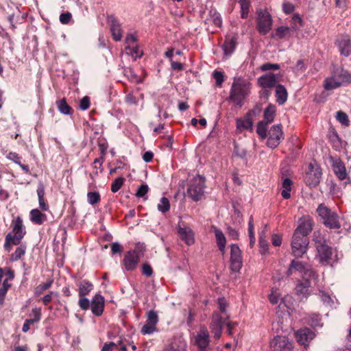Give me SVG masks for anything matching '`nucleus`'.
<instances>
[{
    "mask_svg": "<svg viewBox=\"0 0 351 351\" xmlns=\"http://www.w3.org/2000/svg\"><path fill=\"white\" fill-rule=\"evenodd\" d=\"M315 336L313 331L308 328H303L298 330L295 333V337L298 342L306 346L312 341Z\"/></svg>",
    "mask_w": 351,
    "mask_h": 351,
    "instance_id": "dca6fc26",
    "label": "nucleus"
},
{
    "mask_svg": "<svg viewBox=\"0 0 351 351\" xmlns=\"http://www.w3.org/2000/svg\"><path fill=\"white\" fill-rule=\"evenodd\" d=\"M317 212L326 227L330 229H338L341 227L339 217L335 211L324 204H319Z\"/></svg>",
    "mask_w": 351,
    "mask_h": 351,
    "instance_id": "20e7f679",
    "label": "nucleus"
},
{
    "mask_svg": "<svg viewBox=\"0 0 351 351\" xmlns=\"http://www.w3.org/2000/svg\"><path fill=\"white\" fill-rule=\"evenodd\" d=\"M56 106L58 110L63 114L71 115L73 112V110L66 103L64 98L56 101Z\"/></svg>",
    "mask_w": 351,
    "mask_h": 351,
    "instance_id": "2f4dec72",
    "label": "nucleus"
},
{
    "mask_svg": "<svg viewBox=\"0 0 351 351\" xmlns=\"http://www.w3.org/2000/svg\"><path fill=\"white\" fill-rule=\"evenodd\" d=\"M332 166L334 173L339 180H343L346 179L347 176L346 169L340 159L334 160Z\"/></svg>",
    "mask_w": 351,
    "mask_h": 351,
    "instance_id": "b1692460",
    "label": "nucleus"
},
{
    "mask_svg": "<svg viewBox=\"0 0 351 351\" xmlns=\"http://www.w3.org/2000/svg\"><path fill=\"white\" fill-rule=\"evenodd\" d=\"M317 251V258L322 265H328L331 263L332 249L326 244H320L316 245Z\"/></svg>",
    "mask_w": 351,
    "mask_h": 351,
    "instance_id": "4468645a",
    "label": "nucleus"
},
{
    "mask_svg": "<svg viewBox=\"0 0 351 351\" xmlns=\"http://www.w3.org/2000/svg\"><path fill=\"white\" fill-rule=\"evenodd\" d=\"M237 128L238 129H246V130L252 129V122L249 119H247L245 120L239 119L237 120Z\"/></svg>",
    "mask_w": 351,
    "mask_h": 351,
    "instance_id": "de8ad7c7",
    "label": "nucleus"
},
{
    "mask_svg": "<svg viewBox=\"0 0 351 351\" xmlns=\"http://www.w3.org/2000/svg\"><path fill=\"white\" fill-rule=\"evenodd\" d=\"M313 228V221L309 216H303L299 219V225L295 230L293 234L300 237H308Z\"/></svg>",
    "mask_w": 351,
    "mask_h": 351,
    "instance_id": "ddd939ff",
    "label": "nucleus"
},
{
    "mask_svg": "<svg viewBox=\"0 0 351 351\" xmlns=\"http://www.w3.org/2000/svg\"><path fill=\"white\" fill-rule=\"evenodd\" d=\"M157 208L158 210L162 213H165L166 212L169 211L170 209V203L169 199L165 197H162L160 199Z\"/></svg>",
    "mask_w": 351,
    "mask_h": 351,
    "instance_id": "79ce46f5",
    "label": "nucleus"
},
{
    "mask_svg": "<svg viewBox=\"0 0 351 351\" xmlns=\"http://www.w3.org/2000/svg\"><path fill=\"white\" fill-rule=\"evenodd\" d=\"M291 23L292 25L291 30L297 31L300 27L302 25V19L298 15H295L293 16Z\"/></svg>",
    "mask_w": 351,
    "mask_h": 351,
    "instance_id": "6e6d98bb",
    "label": "nucleus"
},
{
    "mask_svg": "<svg viewBox=\"0 0 351 351\" xmlns=\"http://www.w3.org/2000/svg\"><path fill=\"white\" fill-rule=\"evenodd\" d=\"M230 269L234 272H239L243 266L241 250L237 244L230 245Z\"/></svg>",
    "mask_w": 351,
    "mask_h": 351,
    "instance_id": "9b49d317",
    "label": "nucleus"
},
{
    "mask_svg": "<svg viewBox=\"0 0 351 351\" xmlns=\"http://www.w3.org/2000/svg\"><path fill=\"white\" fill-rule=\"evenodd\" d=\"M214 232L219 249L222 253H224L226 245V239L224 234L218 228H215Z\"/></svg>",
    "mask_w": 351,
    "mask_h": 351,
    "instance_id": "7c9ffc66",
    "label": "nucleus"
},
{
    "mask_svg": "<svg viewBox=\"0 0 351 351\" xmlns=\"http://www.w3.org/2000/svg\"><path fill=\"white\" fill-rule=\"evenodd\" d=\"M219 311L214 312L210 324V329L213 334L214 338L219 339L222 334L223 320L229 319L227 313L228 303L224 298H219L217 301Z\"/></svg>",
    "mask_w": 351,
    "mask_h": 351,
    "instance_id": "f257e3e1",
    "label": "nucleus"
},
{
    "mask_svg": "<svg viewBox=\"0 0 351 351\" xmlns=\"http://www.w3.org/2000/svg\"><path fill=\"white\" fill-rule=\"evenodd\" d=\"M283 138V132L280 124L273 125L268 133L267 145L271 149L276 148Z\"/></svg>",
    "mask_w": 351,
    "mask_h": 351,
    "instance_id": "f8f14e48",
    "label": "nucleus"
},
{
    "mask_svg": "<svg viewBox=\"0 0 351 351\" xmlns=\"http://www.w3.org/2000/svg\"><path fill=\"white\" fill-rule=\"evenodd\" d=\"M258 82L263 88H271L278 84L276 76L274 73H268L261 76Z\"/></svg>",
    "mask_w": 351,
    "mask_h": 351,
    "instance_id": "4be33fe9",
    "label": "nucleus"
},
{
    "mask_svg": "<svg viewBox=\"0 0 351 351\" xmlns=\"http://www.w3.org/2000/svg\"><path fill=\"white\" fill-rule=\"evenodd\" d=\"M140 261L139 253L136 250L128 251L123 258V265L127 271H132L136 269Z\"/></svg>",
    "mask_w": 351,
    "mask_h": 351,
    "instance_id": "2eb2a0df",
    "label": "nucleus"
},
{
    "mask_svg": "<svg viewBox=\"0 0 351 351\" xmlns=\"http://www.w3.org/2000/svg\"><path fill=\"white\" fill-rule=\"evenodd\" d=\"M341 84L342 82L338 80L336 77H330L325 80L324 88L326 90H330L339 87Z\"/></svg>",
    "mask_w": 351,
    "mask_h": 351,
    "instance_id": "e433bc0d",
    "label": "nucleus"
},
{
    "mask_svg": "<svg viewBox=\"0 0 351 351\" xmlns=\"http://www.w3.org/2000/svg\"><path fill=\"white\" fill-rule=\"evenodd\" d=\"M308 244V237H300L293 234L291 243L292 254L297 258L302 257L306 252Z\"/></svg>",
    "mask_w": 351,
    "mask_h": 351,
    "instance_id": "6e6552de",
    "label": "nucleus"
},
{
    "mask_svg": "<svg viewBox=\"0 0 351 351\" xmlns=\"http://www.w3.org/2000/svg\"><path fill=\"white\" fill-rule=\"evenodd\" d=\"M125 181V178L122 177H119L116 178L111 184V191L112 193L117 192L122 185L123 184V182Z\"/></svg>",
    "mask_w": 351,
    "mask_h": 351,
    "instance_id": "3c124183",
    "label": "nucleus"
},
{
    "mask_svg": "<svg viewBox=\"0 0 351 351\" xmlns=\"http://www.w3.org/2000/svg\"><path fill=\"white\" fill-rule=\"evenodd\" d=\"M205 187L204 177L197 175L190 180L186 192L189 197L193 201L197 202L204 197Z\"/></svg>",
    "mask_w": 351,
    "mask_h": 351,
    "instance_id": "39448f33",
    "label": "nucleus"
},
{
    "mask_svg": "<svg viewBox=\"0 0 351 351\" xmlns=\"http://www.w3.org/2000/svg\"><path fill=\"white\" fill-rule=\"evenodd\" d=\"M90 307L94 315H101L104 308V298L100 294H96L92 298Z\"/></svg>",
    "mask_w": 351,
    "mask_h": 351,
    "instance_id": "6ab92c4d",
    "label": "nucleus"
},
{
    "mask_svg": "<svg viewBox=\"0 0 351 351\" xmlns=\"http://www.w3.org/2000/svg\"><path fill=\"white\" fill-rule=\"evenodd\" d=\"M30 221L36 225H41L47 220V215L38 208L32 209L29 213Z\"/></svg>",
    "mask_w": 351,
    "mask_h": 351,
    "instance_id": "cd10ccee",
    "label": "nucleus"
},
{
    "mask_svg": "<svg viewBox=\"0 0 351 351\" xmlns=\"http://www.w3.org/2000/svg\"><path fill=\"white\" fill-rule=\"evenodd\" d=\"M178 232L180 239L188 245H192L195 242L194 234L192 230L186 226H182L179 224Z\"/></svg>",
    "mask_w": 351,
    "mask_h": 351,
    "instance_id": "412c9836",
    "label": "nucleus"
},
{
    "mask_svg": "<svg viewBox=\"0 0 351 351\" xmlns=\"http://www.w3.org/2000/svg\"><path fill=\"white\" fill-rule=\"evenodd\" d=\"M251 83L243 78L234 79L231 90L230 98L237 106H241L243 101L250 93Z\"/></svg>",
    "mask_w": 351,
    "mask_h": 351,
    "instance_id": "7ed1b4c3",
    "label": "nucleus"
},
{
    "mask_svg": "<svg viewBox=\"0 0 351 351\" xmlns=\"http://www.w3.org/2000/svg\"><path fill=\"white\" fill-rule=\"evenodd\" d=\"M125 101L130 105H137L138 100L136 97L132 93H128L125 96Z\"/></svg>",
    "mask_w": 351,
    "mask_h": 351,
    "instance_id": "774afa93",
    "label": "nucleus"
},
{
    "mask_svg": "<svg viewBox=\"0 0 351 351\" xmlns=\"http://www.w3.org/2000/svg\"><path fill=\"white\" fill-rule=\"evenodd\" d=\"M275 88H276V102L279 105H282L287 100L288 93H287V89L285 88V87L283 85L280 84H277Z\"/></svg>",
    "mask_w": 351,
    "mask_h": 351,
    "instance_id": "c756f323",
    "label": "nucleus"
},
{
    "mask_svg": "<svg viewBox=\"0 0 351 351\" xmlns=\"http://www.w3.org/2000/svg\"><path fill=\"white\" fill-rule=\"evenodd\" d=\"M12 232L8 233L5 237L4 249L10 252L12 245H18L26 234L25 227L20 217H17L12 221Z\"/></svg>",
    "mask_w": 351,
    "mask_h": 351,
    "instance_id": "f03ea898",
    "label": "nucleus"
},
{
    "mask_svg": "<svg viewBox=\"0 0 351 351\" xmlns=\"http://www.w3.org/2000/svg\"><path fill=\"white\" fill-rule=\"evenodd\" d=\"M229 319H224L223 320V326L225 324L227 326V333L230 336H233L235 332V328L238 326L236 322L229 321Z\"/></svg>",
    "mask_w": 351,
    "mask_h": 351,
    "instance_id": "a19ab883",
    "label": "nucleus"
},
{
    "mask_svg": "<svg viewBox=\"0 0 351 351\" xmlns=\"http://www.w3.org/2000/svg\"><path fill=\"white\" fill-rule=\"evenodd\" d=\"M90 106V98L88 96H84L80 101L79 108L82 110H86Z\"/></svg>",
    "mask_w": 351,
    "mask_h": 351,
    "instance_id": "680f3d73",
    "label": "nucleus"
},
{
    "mask_svg": "<svg viewBox=\"0 0 351 351\" xmlns=\"http://www.w3.org/2000/svg\"><path fill=\"white\" fill-rule=\"evenodd\" d=\"M272 351H293V342L286 336L277 335L270 343Z\"/></svg>",
    "mask_w": 351,
    "mask_h": 351,
    "instance_id": "1a4fd4ad",
    "label": "nucleus"
},
{
    "mask_svg": "<svg viewBox=\"0 0 351 351\" xmlns=\"http://www.w3.org/2000/svg\"><path fill=\"white\" fill-rule=\"evenodd\" d=\"M78 287L80 297L87 295L93 289V285L87 280L80 282L78 284Z\"/></svg>",
    "mask_w": 351,
    "mask_h": 351,
    "instance_id": "f704fd0d",
    "label": "nucleus"
},
{
    "mask_svg": "<svg viewBox=\"0 0 351 351\" xmlns=\"http://www.w3.org/2000/svg\"><path fill=\"white\" fill-rule=\"evenodd\" d=\"M79 306L82 310H88L90 308V302L88 298H85V296L80 297Z\"/></svg>",
    "mask_w": 351,
    "mask_h": 351,
    "instance_id": "052dcab7",
    "label": "nucleus"
},
{
    "mask_svg": "<svg viewBox=\"0 0 351 351\" xmlns=\"http://www.w3.org/2000/svg\"><path fill=\"white\" fill-rule=\"evenodd\" d=\"M336 119L343 125L348 126L349 125L350 121L348 117L347 114L343 111L339 110L337 112Z\"/></svg>",
    "mask_w": 351,
    "mask_h": 351,
    "instance_id": "8fccbe9b",
    "label": "nucleus"
},
{
    "mask_svg": "<svg viewBox=\"0 0 351 351\" xmlns=\"http://www.w3.org/2000/svg\"><path fill=\"white\" fill-rule=\"evenodd\" d=\"M186 343L182 337H176L167 346L165 351H186Z\"/></svg>",
    "mask_w": 351,
    "mask_h": 351,
    "instance_id": "393cba45",
    "label": "nucleus"
},
{
    "mask_svg": "<svg viewBox=\"0 0 351 351\" xmlns=\"http://www.w3.org/2000/svg\"><path fill=\"white\" fill-rule=\"evenodd\" d=\"M258 243L261 254L267 253L269 250V245L266 240L263 237V236H260Z\"/></svg>",
    "mask_w": 351,
    "mask_h": 351,
    "instance_id": "13d9d810",
    "label": "nucleus"
},
{
    "mask_svg": "<svg viewBox=\"0 0 351 351\" xmlns=\"http://www.w3.org/2000/svg\"><path fill=\"white\" fill-rule=\"evenodd\" d=\"M268 123L261 121H260L256 128V132L261 138H265L267 137V125Z\"/></svg>",
    "mask_w": 351,
    "mask_h": 351,
    "instance_id": "a18cd8bd",
    "label": "nucleus"
},
{
    "mask_svg": "<svg viewBox=\"0 0 351 351\" xmlns=\"http://www.w3.org/2000/svg\"><path fill=\"white\" fill-rule=\"evenodd\" d=\"M156 331V325L146 323L141 328V332L143 335H151Z\"/></svg>",
    "mask_w": 351,
    "mask_h": 351,
    "instance_id": "5fc2aeb1",
    "label": "nucleus"
},
{
    "mask_svg": "<svg viewBox=\"0 0 351 351\" xmlns=\"http://www.w3.org/2000/svg\"><path fill=\"white\" fill-rule=\"evenodd\" d=\"M237 46V38L235 37L226 38L222 45L223 53L226 56H231Z\"/></svg>",
    "mask_w": 351,
    "mask_h": 351,
    "instance_id": "bb28decb",
    "label": "nucleus"
},
{
    "mask_svg": "<svg viewBox=\"0 0 351 351\" xmlns=\"http://www.w3.org/2000/svg\"><path fill=\"white\" fill-rule=\"evenodd\" d=\"M257 14V30L261 34L266 35L271 28V16L266 10H258Z\"/></svg>",
    "mask_w": 351,
    "mask_h": 351,
    "instance_id": "0eeeda50",
    "label": "nucleus"
},
{
    "mask_svg": "<svg viewBox=\"0 0 351 351\" xmlns=\"http://www.w3.org/2000/svg\"><path fill=\"white\" fill-rule=\"evenodd\" d=\"M294 271H298L302 274V279L310 278L311 280H315L317 275L315 271L311 268L310 265L303 262L293 260L289 267L287 271L288 276H291Z\"/></svg>",
    "mask_w": 351,
    "mask_h": 351,
    "instance_id": "423d86ee",
    "label": "nucleus"
},
{
    "mask_svg": "<svg viewBox=\"0 0 351 351\" xmlns=\"http://www.w3.org/2000/svg\"><path fill=\"white\" fill-rule=\"evenodd\" d=\"M71 17H72V15L69 12L62 13L60 16V21L62 24H68L69 23V21H71Z\"/></svg>",
    "mask_w": 351,
    "mask_h": 351,
    "instance_id": "0e129e2a",
    "label": "nucleus"
},
{
    "mask_svg": "<svg viewBox=\"0 0 351 351\" xmlns=\"http://www.w3.org/2000/svg\"><path fill=\"white\" fill-rule=\"evenodd\" d=\"M158 322V317L157 313L154 311H149L147 313V319L146 323L156 326Z\"/></svg>",
    "mask_w": 351,
    "mask_h": 351,
    "instance_id": "864d4df0",
    "label": "nucleus"
},
{
    "mask_svg": "<svg viewBox=\"0 0 351 351\" xmlns=\"http://www.w3.org/2000/svg\"><path fill=\"white\" fill-rule=\"evenodd\" d=\"M276 116V106L273 104H269L264 110V120L263 121L266 123H271Z\"/></svg>",
    "mask_w": 351,
    "mask_h": 351,
    "instance_id": "72a5a7b5",
    "label": "nucleus"
},
{
    "mask_svg": "<svg viewBox=\"0 0 351 351\" xmlns=\"http://www.w3.org/2000/svg\"><path fill=\"white\" fill-rule=\"evenodd\" d=\"M31 316H32V318L27 319L30 324L38 322L41 318V309L38 308H33Z\"/></svg>",
    "mask_w": 351,
    "mask_h": 351,
    "instance_id": "c03bdc74",
    "label": "nucleus"
},
{
    "mask_svg": "<svg viewBox=\"0 0 351 351\" xmlns=\"http://www.w3.org/2000/svg\"><path fill=\"white\" fill-rule=\"evenodd\" d=\"M58 295V293L53 291H51L49 293L45 295L44 297L41 298L42 302L45 305H48L51 302L52 296Z\"/></svg>",
    "mask_w": 351,
    "mask_h": 351,
    "instance_id": "338daca9",
    "label": "nucleus"
},
{
    "mask_svg": "<svg viewBox=\"0 0 351 351\" xmlns=\"http://www.w3.org/2000/svg\"><path fill=\"white\" fill-rule=\"evenodd\" d=\"M125 53L130 56L134 60H136L137 58L141 57L143 53L140 51L139 48L135 46H125Z\"/></svg>",
    "mask_w": 351,
    "mask_h": 351,
    "instance_id": "58836bf2",
    "label": "nucleus"
},
{
    "mask_svg": "<svg viewBox=\"0 0 351 351\" xmlns=\"http://www.w3.org/2000/svg\"><path fill=\"white\" fill-rule=\"evenodd\" d=\"M319 295L324 304L330 306H331L333 304L334 301L332 298L326 292L320 290L319 291Z\"/></svg>",
    "mask_w": 351,
    "mask_h": 351,
    "instance_id": "49530a36",
    "label": "nucleus"
},
{
    "mask_svg": "<svg viewBox=\"0 0 351 351\" xmlns=\"http://www.w3.org/2000/svg\"><path fill=\"white\" fill-rule=\"evenodd\" d=\"M341 56L348 57L351 54V39L347 35L341 36L336 42Z\"/></svg>",
    "mask_w": 351,
    "mask_h": 351,
    "instance_id": "f3484780",
    "label": "nucleus"
},
{
    "mask_svg": "<svg viewBox=\"0 0 351 351\" xmlns=\"http://www.w3.org/2000/svg\"><path fill=\"white\" fill-rule=\"evenodd\" d=\"M195 341L200 351H205L210 342L208 331L206 329L201 330L195 337Z\"/></svg>",
    "mask_w": 351,
    "mask_h": 351,
    "instance_id": "5701e85b",
    "label": "nucleus"
},
{
    "mask_svg": "<svg viewBox=\"0 0 351 351\" xmlns=\"http://www.w3.org/2000/svg\"><path fill=\"white\" fill-rule=\"evenodd\" d=\"M20 245L15 250L14 252L10 256V261L16 262L21 258L25 254L27 245L25 243H20Z\"/></svg>",
    "mask_w": 351,
    "mask_h": 351,
    "instance_id": "c9c22d12",
    "label": "nucleus"
},
{
    "mask_svg": "<svg viewBox=\"0 0 351 351\" xmlns=\"http://www.w3.org/2000/svg\"><path fill=\"white\" fill-rule=\"evenodd\" d=\"M304 282H301L297 284L295 287L296 293L302 298H306L308 295V288L312 286L313 284L315 285L317 282V278L315 280H311L310 278L302 279Z\"/></svg>",
    "mask_w": 351,
    "mask_h": 351,
    "instance_id": "aec40b11",
    "label": "nucleus"
},
{
    "mask_svg": "<svg viewBox=\"0 0 351 351\" xmlns=\"http://www.w3.org/2000/svg\"><path fill=\"white\" fill-rule=\"evenodd\" d=\"M6 158L12 161H13L14 163L17 164L18 165L21 163V158L19 156L18 154L16 152H10L7 155Z\"/></svg>",
    "mask_w": 351,
    "mask_h": 351,
    "instance_id": "e2e57ef3",
    "label": "nucleus"
},
{
    "mask_svg": "<svg viewBox=\"0 0 351 351\" xmlns=\"http://www.w3.org/2000/svg\"><path fill=\"white\" fill-rule=\"evenodd\" d=\"M280 69V65L278 64H274L270 62H267L261 66V69L263 71H267L269 70H278Z\"/></svg>",
    "mask_w": 351,
    "mask_h": 351,
    "instance_id": "bf43d9fd",
    "label": "nucleus"
},
{
    "mask_svg": "<svg viewBox=\"0 0 351 351\" xmlns=\"http://www.w3.org/2000/svg\"><path fill=\"white\" fill-rule=\"evenodd\" d=\"M149 191L148 185L146 184H141L136 191L135 195L137 197H144Z\"/></svg>",
    "mask_w": 351,
    "mask_h": 351,
    "instance_id": "4d7b16f0",
    "label": "nucleus"
},
{
    "mask_svg": "<svg viewBox=\"0 0 351 351\" xmlns=\"http://www.w3.org/2000/svg\"><path fill=\"white\" fill-rule=\"evenodd\" d=\"M293 182L290 178H286L283 180L282 183V190L281 191V195L284 199H289L291 197V191Z\"/></svg>",
    "mask_w": 351,
    "mask_h": 351,
    "instance_id": "473e14b6",
    "label": "nucleus"
},
{
    "mask_svg": "<svg viewBox=\"0 0 351 351\" xmlns=\"http://www.w3.org/2000/svg\"><path fill=\"white\" fill-rule=\"evenodd\" d=\"M241 8V17L242 19H247L250 12V8L251 6L250 0H237Z\"/></svg>",
    "mask_w": 351,
    "mask_h": 351,
    "instance_id": "4c0bfd02",
    "label": "nucleus"
},
{
    "mask_svg": "<svg viewBox=\"0 0 351 351\" xmlns=\"http://www.w3.org/2000/svg\"><path fill=\"white\" fill-rule=\"evenodd\" d=\"M53 280L52 279H49L46 282L40 284L38 287L35 289V295H41L45 291L50 288L53 284Z\"/></svg>",
    "mask_w": 351,
    "mask_h": 351,
    "instance_id": "37998d69",
    "label": "nucleus"
},
{
    "mask_svg": "<svg viewBox=\"0 0 351 351\" xmlns=\"http://www.w3.org/2000/svg\"><path fill=\"white\" fill-rule=\"evenodd\" d=\"M322 175V169L317 164H309L308 171L305 178L306 184L311 187H315L320 182Z\"/></svg>",
    "mask_w": 351,
    "mask_h": 351,
    "instance_id": "9d476101",
    "label": "nucleus"
},
{
    "mask_svg": "<svg viewBox=\"0 0 351 351\" xmlns=\"http://www.w3.org/2000/svg\"><path fill=\"white\" fill-rule=\"evenodd\" d=\"M100 195L98 192H88L87 200L90 205H94L100 201Z\"/></svg>",
    "mask_w": 351,
    "mask_h": 351,
    "instance_id": "09e8293b",
    "label": "nucleus"
},
{
    "mask_svg": "<svg viewBox=\"0 0 351 351\" xmlns=\"http://www.w3.org/2000/svg\"><path fill=\"white\" fill-rule=\"evenodd\" d=\"M291 28L287 26H280L277 27L271 36L274 39L289 38L291 35Z\"/></svg>",
    "mask_w": 351,
    "mask_h": 351,
    "instance_id": "a878e982",
    "label": "nucleus"
},
{
    "mask_svg": "<svg viewBox=\"0 0 351 351\" xmlns=\"http://www.w3.org/2000/svg\"><path fill=\"white\" fill-rule=\"evenodd\" d=\"M213 76L216 82V85L219 87H221L222 83L224 81V73L222 71H215L213 73Z\"/></svg>",
    "mask_w": 351,
    "mask_h": 351,
    "instance_id": "603ef678",
    "label": "nucleus"
},
{
    "mask_svg": "<svg viewBox=\"0 0 351 351\" xmlns=\"http://www.w3.org/2000/svg\"><path fill=\"white\" fill-rule=\"evenodd\" d=\"M306 322L308 325L314 328L322 327L323 326L320 315L317 314H311L308 315Z\"/></svg>",
    "mask_w": 351,
    "mask_h": 351,
    "instance_id": "ea45409f",
    "label": "nucleus"
},
{
    "mask_svg": "<svg viewBox=\"0 0 351 351\" xmlns=\"http://www.w3.org/2000/svg\"><path fill=\"white\" fill-rule=\"evenodd\" d=\"M108 23L110 26V32L113 39L115 41L121 40L123 36L119 21L114 16H110L108 18Z\"/></svg>",
    "mask_w": 351,
    "mask_h": 351,
    "instance_id": "a211bd4d",
    "label": "nucleus"
},
{
    "mask_svg": "<svg viewBox=\"0 0 351 351\" xmlns=\"http://www.w3.org/2000/svg\"><path fill=\"white\" fill-rule=\"evenodd\" d=\"M142 273L147 277H149L153 274V270L149 264H143L142 266Z\"/></svg>",
    "mask_w": 351,
    "mask_h": 351,
    "instance_id": "69168bd1",
    "label": "nucleus"
},
{
    "mask_svg": "<svg viewBox=\"0 0 351 351\" xmlns=\"http://www.w3.org/2000/svg\"><path fill=\"white\" fill-rule=\"evenodd\" d=\"M36 193L38 197L40 208L43 211H47L49 210V205L45 200V190L44 184L42 182L38 184Z\"/></svg>",
    "mask_w": 351,
    "mask_h": 351,
    "instance_id": "c85d7f7f",
    "label": "nucleus"
}]
</instances>
